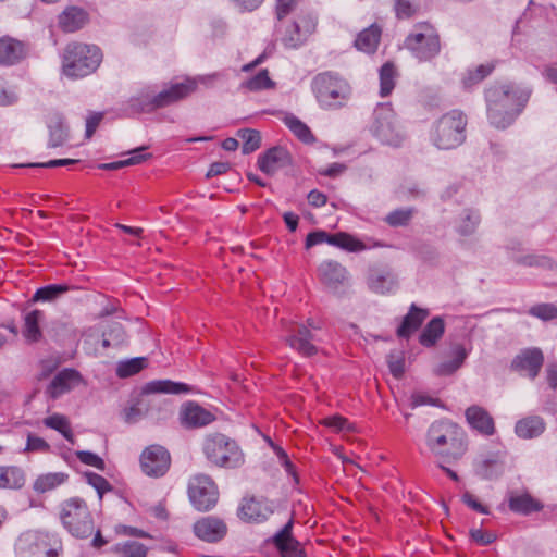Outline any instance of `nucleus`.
<instances>
[{
	"mask_svg": "<svg viewBox=\"0 0 557 557\" xmlns=\"http://www.w3.org/2000/svg\"><path fill=\"white\" fill-rule=\"evenodd\" d=\"M426 445L437 457L458 459L466 451L465 433L457 423L446 419L438 420L428 430Z\"/></svg>",
	"mask_w": 557,
	"mask_h": 557,
	"instance_id": "1",
	"label": "nucleus"
},
{
	"mask_svg": "<svg viewBox=\"0 0 557 557\" xmlns=\"http://www.w3.org/2000/svg\"><path fill=\"white\" fill-rule=\"evenodd\" d=\"M102 61L101 50L95 45L70 42L62 54V73L77 79L94 73Z\"/></svg>",
	"mask_w": 557,
	"mask_h": 557,
	"instance_id": "2",
	"label": "nucleus"
},
{
	"mask_svg": "<svg viewBox=\"0 0 557 557\" xmlns=\"http://www.w3.org/2000/svg\"><path fill=\"white\" fill-rule=\"evenodd\" d=\"M202 451L207 460L219 468L237 469L245 462V455L237 442L222 433L207 435Z\"/></svg>",
	"mask_w": 557,
	"mask_h": 557,
	"instance_id": "3",
	"label": "nucleus"
},
{
	"mask_svg": "<svg viewBox=\"0 0 557 557\" xmlns=\"http://www.w3.org/2000/svg\"><path fill=\"white\" fill-rule=\"evenodd\" d=\"M466 126L463 112L450 110L434 122L430 132L431 141L438 149H455L466 140Z\"/></svg>",
	"mask_w": 557,
	"mask_h": 557,
	"instance_id": "4",
	"label": "nucleus"
},
{
	"mask_svg": "<svg viewBox=\"0 0 557 557\" xmlns=\"http://www.w3.org/2000/svg\"><path fill=\"white\" fill-rule=\"evenodd\" d=\"M311 86L319 104L325 109L343 107L351 92L347 81L333 72H323L315 75Z\"/></svg>",
	"mask_w": 557,
	"mask_h": 557,
	"instance_id": "5",
	"label": "nucleus"
},
{
	"mask_svg": "<svg viewBox=\"0 0 557 557\" xmlns=\"http://www.w3.org/2000/svg\"><path fill=\"white\" fill-rule=\"evenodd\" d=\"M60 519L67 532L75 537L87 539L94 533V518L82 498L64 500L60 505Z\"/></svg>",
	"mask_w": 557,
	"mask_h": 557,
	"instance_id": "6",
	"label": "nucleus"
},
{
	"mask_svg": "<svg viewBox=\"0 0 557 557\" xmlns=\"http://www.w3.org/2000/svg\"><path fill=\"white\" fill-rule=\"evenodd\" d=\"M404 46L420 62H428L441 52L440 35L429 22L417 23L404 41Z\"/></svg>",
	"mask_w": 557,
	"mask_h": 557,
	"instance_id": "7",
	"label": "nucleus"
},
{
	"mask_svg": "<svg viewBox=\"0 0 557 557\" xmlns=\"http://www.w3.org/2000/svg\"><path fill=\"white\" fill-rule=\"evenodd\" d=\"M61 542L54 535L39 531H27L15 544L17 557H58Z\"/></svg>",
	"mask_w": 557,
	"mask_h": 557,
	"instance_id": "8",
	"label": "nucleus"
},
{
	"mask_svg": "<svg viewBox=\"0 0 557 557\" xmlns=\"http://www.w3.org/2000/svg\"><path fill=\"white\" fill-rule=\"evenodd\" d=\"M371 132L382 144L393 147L401 145L405 136L396 123L391 103H382L375 108Z\"/></svg>",
	"mask_w": 557,
	"mask_h": 557,
	"instance_id": "9",
	"label": "nucleus"
},
{
	"mask_svg": "<svg viewBox=\"0 0 557 557\" xmlns=\"http://www.w3.org/2000/svg\"><path fill=\"white\" fill-rule=\"evenodd\" d=\"M188 497L198 511H209L219 499V490L208 474H196L188 482Z\"/></svg>",
	"mask_w": 557,
	"mask_h": 557,
	"instance_id": "10",
	"label": "nucleus"
},
{
	"mask_svg": "<svg viewBox=\"0 0 557 557\" xmlns=\"http://www.w3.org/2000/svg\"><path fill=\"white\" fill-rule=\"evenodd\" d=\"M320 326L313 321H308V326L299 323H290L286 326L285 343L304 357H311L318 352L314 345L315 335L311 330H319Z\"/></svg>",
	"mask_w": 557,
	"mask_h": 557,
	"instance_id": "11",
	"label": "nucleus"
},
{
	"mask_svg": "<svg viewBox=\"0 0 557 557\" xmlns=\"http://www.w3.org/2000/svg\"><path fill=\"white\" fill-rule=\"evenodd\" d=\"M528 99L529 94L512 84L495 86L486 91V101H493L506 111L515 113V119L520 114Z\"/></svg>",
	"mask_w": 557,
	"mask_h": 557,
	"instance_id": "12",
	"label": "nucleus"
},
{
	"mask_svg": "<svg viewBox=\"0 0 557 557\" xmlns=\"http://www.w3.org/2000/svg\"><path fill=\"white\" fill-rule=\"evenodd\" d=\"M140 468L151 478L163 476L170 469L171 457L161 445H150L140 455Z\"/></svg>",
	"mask_w": 557,
	"mask_h": 557,
	"instance_id": "13",
	"label": "nucleus"
},
{
	"mask_svg": "<svg viewBox=\"0 0 557 557\" xmlns=\"http://www.w3.org/2000/svg\"><path fill=\"white\" fill-rule=\"evenodd\" d=\"M79 385H86L81 372L72 368H65L55 374L46 387L45 394L55 400Z\"/></svg>",
	"mask_w": 557,
	"mask_h": 557,
	"instance_id": "14",
	"label": "nucleus"
},
{
	"mask_svg": "<svg viewBox=\"0 0 557 557\" xmlns=\"http://www.w3.org/2000/svg\"><path fill=\"white\" fill-rule=\"evenodd\" d=\"M178 420L184 429L194 430L211 424L215 420V416L199 404L187 401L180 409Z\"/></svg>",
	"mask_w": 557,
	"mask_h": 557,
	"instance_id": "15",
	"label": "nucleus"
},
{
	"mask_svg": "<svg viewBox=\"0 0 557 557\" xmlns=\"http://www.w3.org/2000/svg\"><path fill=\"white\" fill-rule=\"evenodd\" d=\"M505 453L492 451L481 455L474 462V472L483 480H496L506 468Z\"/></svg>",
	"mask_w": 557,
	"mask_h": 557,
	"instance_id": "16",
	"label": "nucleus"
},
{
	"mask_svg": "<svg viewBox=\"0 0 557 557\" xmlns=\"http://www.w3.org/2000/svg\"><path fill=\"white\" fill-rule=\"evenodd\" d=\"M544 363L543 351L537 347L522 349L511 361L510 368L516 372H528V376L534 380Z\"/></svg>",
	"mask_w": 557,
	"mask_h": 557,
	"instance_id": "17",
	"label": "nucleus"
},
{
	"mask_svg": "<svg viewBox=\"0 0 557 557\" xmlns=\"http://www.w3.org/2000/svg\"><path fill=\"white\" fill-rule=\"evenodd\" d=\"M273 513L272 503L264 498L244 499L238 509V517L246 522L261 523Z\"/></svg>",
	"mask_w": 557,
	"mask_h": 557,
	"instance_id": "18",
	"label": "nucleus"
},
{
	"mask_svg": "<svg viewBox=\"0 0 557 557\" xmlns=\"http://www.w3.org/2000/svg\"><path fill=\"white\" fill-rule=\"evenodd\" d=\"M194 532L197 537L205 542L216 543L226 535L227 525L224 520L208 516L195 522Z\"/></svg>",
	"mask_w": 557,
	"mask_h": 557,
	"instance_id": "19",
	"label": "nucleus"
},
{
	"mask_svg": "<svg viewBox=\"0 0 557 557\" xmlns=\"http://www.w3.org/2000/svg\"><path fill=\"white\" fill-rule=\"evenodd\" d=\"M197 88V81H185L171 85L159 92L154 91V107L158 109L173 104L188 95L194 92Z\"/></svg>",
	"mask_w": 557,
	"mask_h": 557,
	"instance_id": "20",
	"label": "nucleus"
},
{
	"mask_svg": "<svg viewBox=\"0 0 557 557\" xmlns=\"http://www.w3.org/2000/svg\"><path fill=\"white\" fill-rule=\"evenodd\" d=\"M292 163V158L287 149L283 147L270 148L267 152L258 159L259 169L268 174L272 175L278 170L288 166Z\"/></svg>",
	"mask_w": 557,
	"mask_h": 557,
	"instance_id": "21",
	"label": "nucleus"
},
{
	"mask_svg": "<svg viewBox=\"0 0 557 557\" xmlns=\"http://www.w3.org/2000/svg\"><path fill=\"white\" fill-rule=\"evenodd\" d=\"M293 519H290L273 537L282 557H306L300 543L292 535Z\"/></svg>",
	"mask_w": 557,
	"mask_h": 557,
	"instance_id": "22",
	"label": "nucleus"
},
{
	"mask_svg": "<svg viewBox=\"0 0 557 557\" xmlns=\"http://www.w3.org/2000/svg\"><path fill=\"white\" fill-rule=\"evenodd\" d=\"M465 416L469 425L482 435L491 436L495 433L494 419L483 407L470 406Z\"/></svg>",
	"mask_w": 557,
	"mask_h": 557,
	"instance_id": "23",
	"label": "nucleus"
},
{
	"mask_svg": "<svg viewBox=\"0 0 557 557\" xmlns=\"http://www.w3.org/2000/svg\"><path fill=\"white\" fill-rule=\"evenodd\" d=\"M320 281L332 289H337L347 278V270L336 261H323L318 269Z\"/></svg>",
	"mask_w": 557,
	"mask_h": 557,
	"instance_id": "24",
	"label": "nucleus"
},
{
	"mask_svg": "<svg viewBox=\"0 0 557 557\" xmlns=\"http://www.w3.org/2000/svg\"><path fill=\"white\" fill-rule=\"evenodd\" d=\"M428 315V309L419 308L416 304H412L408 313L404 317L401 324L397 329L398 337L408 338L421 326Z\"/></svg>",
	"mask_w": 557,
	"mask_h": 557,
	"instance_id": "25",
	"label": "nucleus"
},
{
	"mask_svg": "<svg viewBox=\"0 0 557 557\" xmlns=\"http://www.w3.org/2000/svg\"><path fill=\"white\" fill-rule=\"evenodd\" d=\"M26 54L23 42L11 37L0 39V65H13L20 62Z\"/></svg>",
	"mask_w": 557,
	"mask_h": 557,
	"instance_id": "26",
	"label": "nucleus"
},
{
	"mask_svg": "<svg viewBox=\"0 0 557 557\" xmlns=\"http://www.w3.org/2000/svg\"><path fill=\"white\" fill-rule=\"evenodd\" d=\"M546 429L545 421L540 416H528L517 421L515 432L518 437L531 440L539 437Z\"/></svg>",
	"mask_w": 557,
	"mask_h": 557,
	"instance_id": "27",
	"label": "nucleus"
},
{
	"mask_svg": "<svg viewBox=\"0 0 557 557\" xmlns=\"http://www.w3.org/2000/svg\"><path fill=\"white\" fill-rule=\"evenodd\" d=\"M397 280L395 275L388 270H371L368 277L369 288L377 294L391 293L395 289Z\"/></svg>",
	"mask_w": 557,
	"mask_h": 557,
	"instance_id": "28",
	"label": "nucleus"
},
{
	"mask_svg": "<svg viewBox=\"0 0 557 557\" xmlns=\"http://www.w3.org/2000/svg\"><path fill=\"white\" fill-rule=\"evenodd\" d=\"M508 507L512 512L528 516L542 510L543 505L529 493H511L508 498Z\"/></svg>",
	"mask_w": 557,
	"mask_h": 557,
	"instance_id": "29",
	"label": "nucleus"
},
{
	"mask_svg": "<svg viewBox=\"0 0 557 557\" xmlns=\"http://www.w3.org/2000/svg\"><path fill=\"white\" fill-rule=\"evenodd\" d=\"M44 312L35 309L24 315L23 336L27 343H38L42 338L40 322L44 320Z\"/></svg>",
	"mask_w": 557,
	"mask_h": 557,
	"instance_id": "30",
	"label": "nucleus"
},
{
	"mask_svg": "<svg viewBox=\"0 0 557 557\" xmlns=\"http://www.w3.org/2000/svg\"><path fill=\"white\" fill-rule=\"evenodd\" d=\"M189 391L190 387L184 383H176L170 380H157L144 385L141 394H185Z\"/></svg>",
	"mask_w": 557,
	"mask_h": 557,
	"instance_id": "31",
	"label": "nucleus"
},
{
	"mask_svg": "<svg viewBox=\"0 0 557 557\" xmlns=\"http://www.w3.org/2000/svg\"><path fill=\"white\" fill-rule=\"evenodd\" d=\"M87 22V13L79 8L72 7L66 9L59 16V25L66 33H73L81 29Z\"/></svg>",
	"mask_w": 557,
	"mask_h": 557,
	"instance_id": "32",
	"label": "nucleus"
},
{
	"mask_svg": "<svg viewBox=\"0 0 557 557\" xmlns=\"http://www.w3.org/2000/svg\"><path fill=\"white\" fill-rule=\"evenodd\" d=\"M445 332V323L441 317H434L422 330L419 343L424 347H433Z\"/></svg>",
	"mask_w": 557,
	"mask_h": 557,
	"instance_id": "33",
	"label": "nucleus"
},
{
	"mask_svg": "<svg viewBox=\"0 0 557 557\" xmlns=\"http://www.w3.org/2000/svg\"><path fill=\"white\" fill-rule=\"evenodd\" d=\"M381 38V28L373 24L370 27L363 29L359 33L358 37L355 40V46L358 50L373 53L380 42Z\"/></svg>",
	"mask_w": 557,
	"mask_h": 557,
	"instance_id": "34",
	"label": "nucleus"
},
{
	"mask_svg": "<svg viewBox=\"0 0 557 557\" xmlns=\"http://www.w3.org/2000/svg\"><path fill=\"white\" fill-rule=\"evenodd\" d=\"M454 358L450 361H444L434 369L437 376H448L455 373L468 357V350L462 345H456L453 348Z\"/></svg>",
	"mask_w": 557,
	"mask_h": 557,
	"instance_id": "35",
	"label": "nucleus"
},
{
	"mask_svg": "<svg viewBox=\"0 0 557 557\" xmlns=\"http://www.w3.org/2000/svg\"><path fill=\"white\" fill-rule=\"evenodd\" d=\"M146 149H147V147H145V146L138 147L128 152V154H131V157L123 159V160L110 162V163H101L98 165V168L101 170H107V171H115V170H120L125 166L140 164L151 157L150 153L145 152Z\"/></svg>",
	"mask_w": 557,
	"mask_h": 557,
	"instance_id": "36",
	"label": "nucleus"
},
{
	"mask_svg": "<svg viewBox=\"0 0 557 557\" xmlns=\"http://www.w3.org/2000/svg\"><path fill=\"white\" fill-rule=\"evenodd\" d=\"M513 262L523 267L540 268L545 271H557V262L546 255H524L513 258Z\"/></svg>",
	"mask_w": 557,
	"mask_h": 557,
	"instance_id": "37",
	"label": "nucleus"
},
{
	"mask_svg": "<svg viewBox=\"0 0 557 557\" xmlns=\"http://www.w3.org/2000/svg\"><path fill=\"white\" fill-rule=\"evenodd\" d=\"M487 116L490 123L500 129L508 127L515 121V113L506 111L493 101H487Z\"/></svg>",
	"mask_w": 557,
	"mask_h": 557,
	"instance_id": "38",
	"label": "nucleus"
},
{
	"mask_svg": "<svg viewBox=\"0 0 557 557\" xmlns=\"http://www.w3.org/2000/svg\"><path fill=\"white\" fill-rule=\"evenodd\" d=\"M25 484V474L18 467H0V488H21Z\"/></svg>",
	"mask_w": 557,
	"mask_h": 557,
	"instance_id": "39",
	"label": "nucleus"
},
{
	"mask_svg": "<svg viewBox=\"0 0 557 557\" xmlns=\"http://www.w3.org/2000/svg\"><path fill=\"white\" fill-rule=\"evenodd\" d=\"M283 121L290 132L302 143L312 144L315 141V137L311 129L294 114H286Z\"/></svg>",
	"mask_w": 557,
	"mask_h": 557,
	"instance_id": "40",
	"label": "nucleus"
},
{
	"mask_svg": "<svg viewBox=\"0 0 557 557\" xmlns=\"http://www.w3.org/2000/svg\"><path fill=\"white\" fill-rule=\"evenodd\" d=\"M117 557H147L148 547L137 541L117 543L111 547Z\"/></svg>",
	"mask_w": 557,
	"mask_h": 557,
	"instance_id": "41",
	"label": "nucleus"
},
{
	"mask_svg": "<svg viewBox=\"0 0 557 557\" xmlns=\"http://www.w3.org/2000/svg\"><path fill=\"white\" fill-rule=\"evenodd\" d=\"M45 426L60 432L71 444H74V435L69 419L59 413L49 416L42 420Z\"/></svg>",
	"mask_w": 557,
	"mask_h": 557,
	"instance_id": "42",
	"label": "nucleus"
},
{
	"mask_svg": "<svg viewBox=\"0 0 557 557\" xmlns=\"http://www.w3.org/2000/svg\"><path fill=\"white\" fill-rule=\"evenodd\" d=\"M66 479L67 474L63 472L41 474L36 479L33 487L37 493H46L63 484Z\"/></svg>",
	"mask_w": 557,
	"mask_h": 557,
	"instance_id": "43",
	"label": "nucleus"
},
{
	"mask_svg": "<svg viewBox=\"0 0 557 557\" xmlns=\"http://www.w3.org/2000/svg\"><path fill=\"white\" fill-rule=\"evenodd\" d=\"M154 90L148 88L129 100V107L137 113H150L158 108L154 107Z\"/></svg>",
	"mask_w": 557,
	"mask_h": 557,
	"instance_id": "44",
	"label": "nucleus"
},
{
	"mask_svg": "<svg viewBox=\"0 0 557 557\" xmlns=\"http://www.w3.org/2000/svg\"><path fill=\"white\" fill-rule=\"evenodd\" d=\"M397 71L393 63L387 62L380 69V95L387 97L395 87Z\"/></svg>",
	"mask_w": 557,
	"mask_h": 557,
	"instance_id": "45",
	"label": "nucleus"
},
{
	"mask_svg": "<svg viewBox=\"0 0 557 557\" xmlns=\"http://www.w3.org/2000/svg\"><path fill=\"white\" fill-rule=\"evenodd\" d=\"M147 364L148 359L145 357H136L120 361L116 367V375L121 379L133 376L145 369Z\"/></svg>",
	"mask_w": 557,
	"mask_h": 557,
	"instance_id": "46",
	"label": "nucleus"
},
{
	"mask_svg": "<svg viewBox=\"0 0 557 557\" xmlns=\"http://www.w3.org/2000/svg\"><path fill=\"white\" fill-rule=\"evenodd\" d=\"M70 285L67 284H50L44 287H40L34 294L32 301H52L65 294L70 290Z\"/></svg>",
	"mask_w": 557,
	"mask_h": 557,
	"instance_id": "47",
	"label": "nucleus"
},
{
	"mask_svg": "<svg viewBox=\"0 0 557 557\" xmlns=\"http://www.w3.org/2000/svg\"><path fill=\"white\" fill-rule=\"evenodd\" d=\"M274 82L269 77L267 70H261L257 75L242 83V88L249 91H259L274 87Z\"/></svg>",
	"mask_w": 557,
	"mask_h": 557,
	"instance_id": "48",
	"label": "nucleus"
},
{
	"mask_svg": "<svg viewBox=\"0 0 557 557\" xmlns=\"http://www.w3.org/2000/svg\"><path fill=\"white\" fill-rule=\"evenodd\" d=\"M494 70L493 64H481L474 70H468L462 78L465 88H471L474 85L481 83L486 76H488Z\"/></svg>",
	"mask_w": 557,
	"mask_h": 557,
	"instance_id": "49",
	"label": "nucleus"
},
{
	"mask_svg": "<svg viewBox=\"0 0 557 557\" xmlns=\"http://www.w3.org/2000/svg\"><path fill=\"white\" fill-rule=\"evenodd\" d=\"M308 36L304 34L300 23L293 22L285 30L283 41L285 46L296 48L307 40Z\"/></svg>",
	"mask_w": 557,
	"mask_h": 557,
	"instance_id": "50",
	"label": "nucleus"
},
{
	"mask_svg": "<svg viewBox=\"0 0 557 557\" xmlns=\"http://www.w3.org/2000/svg\"><path fill=\"white\" fill-rule=\"evenodd\" d=\"M237 135L243 140V153H251L260 147L261 136L258 131L250 128L240 129Z\"/></svg>",
	"mask_w": 557,
	"mask_h": 557,
	"instance_id": "51",
	"label": "nucleus"
},
{
	"mask_svg": "<svg viewBox=\"0 0 557 557\" xmlns=\"http://www.w3.org/2000/svg\"><path fill=\"white\" fill-rule=\"evenodd\" d=\"M396 17L399 20L411 18L419 12V4L411 0H394Z\"/></svg>",
	"mask_w": 557,
	"mask_h": 557,
	"instance_id": "52",
	"label": "nucleus"
},
{
	"mask_svg": "<svg viewBox=\"0 0 557 557\" xmlns=\"http://www.w3.org/2000/svg\"><path fill=\"white\" fill-rule=\"evenodd\" d=\"M528 313L543 321L557 319V306L554 304H537L532 306Z\"/></svg>",
	"mask_w": 557,
	"mask_h": 557,
	"instance_id": "53",
	"label": "nucleus"
},
{
	"mask_svg": "<svg viewBox=\"0 0 557 557\" xmlns=\"http://www.w3.org/2000/svg\"><path fill=\"white\" fill-rule=\"evenodd\" d=\"M413 212L412 208L394 210L386 215L385 222L393 227L405 226L412 219Z\"/></svg>",
	"mask_w": 557,
	"mask_h": 557,
	"instance_id": "54",
	"label": "nucleus"
},
{
	"mask_svg": "<svg viewBox=\"0 0 557 557\" xmlns=\"http://www.w3.org/2000/svg\"><path fill=\"white\" fill-rule=\"evenodd\" d=\"M102 336L112 338L113 346H119L126 341V333L123 325L117 321L108 323L103 330Z\"/></svg>",
	"mask_w": 557,
	"mask_h": 557,
	"instance_id": "55",
	"label": "nucleus"
},
{
	"mask_svg": "<svg viewBox=\"0 0 557 557\" xmlns=\"http://www.w3.org/2000/svg\"><path fill=\"white\" fill-rule=\"evenodd\" d=\"M147 411L148 407L144 403V399H138L136 403L124 409V420L127 423H135L139 421Z\"/></svg>",
	"mask_w": 557,
	"mask_h": 557,
	"instance_id": "56",
	"label": "nucleus"
},
{
	"mask_svg": "<svg viewBox=\"0 0 557 557\" xmlns=\"http://www.w3.org/2000/svg\"><path fill=\"white\" fill-rule=\"evenodd\" d=\"M50 139L49 146L59 147L62 146L67 139L66 127L62 121L55 122V124L49 125Z\"/></svg>",
	"mask_w": 557,
	"mask_h": 557,
	"instance_id": "57",
	"label": "nucleus"
},
{
	"mask_svg": "<svg viewBox=\"0 0 557 557\" xmlns=\"http://www.w3.org/2000/svg\"><path fill=\"white\" fill-rule=\"evenodd\" d=\"M387 364L394 377L399 379L403 376L405 372V359L401 352L391 351L387 355Z\"/></svg>",
	"mask_w": 557,
	"mask_h": 557,
	"instance_id": "58",
	"label": "nucleus"
},
{
	"mask_svg": "<svg viewBox=\"0 0 557 557\" xmlns=\"http://www.w3.org/2000/svg\"><path fill=\"white\" fill-rule=\"evenodd\" d=\"M85 478L87 480V483L89 485H91L97 491L99 498H102V496L106 492H109L112 490V486L108 482V480L104 479L100 474H97L94 472H86Z\"/></svg>",
	"mask_w": 557,
	"mask_h": 557,
	"instance_id": "59",
	"label": "nucleus"
},
{
	"mask_svg": "<svg viewBox=\"0 0 557 557\" xmlns=\"http://www.w3.org/2000/svg\"><path fill=\"white\" fill-rule=\"evenodd\" d=\"M479 222L480 215L475 211L467 210L461 220V224L458 226V231L462 235H469L474 232Z\"/></svg>",
	"mask_w": 557,
	"mask_h": 557,
	"instance_id": "60",
	"label": "nucleus"
},
{
	"mask_svg": "<svg viewBox=\"0 0 557 557\" xmlns=\"http://www.w3.org/2000/svg\"><path fill=\"white\" fill-rule=\"evenodd\" d=\"M75 455L81 462H83L87 466L95 467L96 469L101 470V471H103L106 468V463H104L103 459L91 451L78 450L75 453Z\"/></svg>",
	"mask_w": 557,
	"mask_h": 557,
	"instance_id": "61",
	"label": "nucleus"
},
{
	"mask_svg": "<svg viewBox=\"0 0 557 557\" xmlns=\"http://www.w3.org/2000/svg\"><path fill=\"white\" fill-rule=\"evenodd\" d=\"M49 450H50V445L48 442H46L44 438H41L39 436L33 435L30 433L28 434L26 446H25L23 453H33V451L48 453Z\"/></svg>",
	"mask_w": 557,
	"mask_h": 557,
	"instance_id": "62",
	"label": "nucleus"
},
{
	"mask_svg": "<svg viewBox=\"0 0 557 557\" xmlns=\"http://www.w3.org/2000/svg\"><path fill=\"white\" fill-rule=\"evenodd\" d=\"M469 534H470L471 540L481 546L490 545L493 542H495V540H496L495 533L490 532V531H484L482 529L473 528L470 530Z\"/></svg>",
	"mask_w": 557,
	"mask_h": 557,
	"instance_id": "63",
	"label": "nucleus"
},
{
	"mask_svg": "<svg viewBox=\"0 0 557 557\" xmlns=\"http://www.w3.org/2000/svg\"><path fill=\"white\" fill-rule=\"evenodd\" d=\"M339 248L345 249L347 251L357 252V251L364 250L366 245L358 238H356L347 233H342Z\"/></svg>",
	"mask_w": 557,
	"mask_h": 557,
	"instance_id": "64",
	"label": "nucleus"
}]
</instances>
